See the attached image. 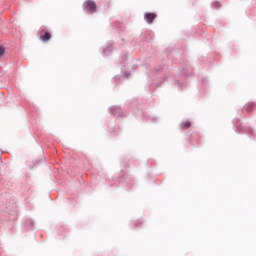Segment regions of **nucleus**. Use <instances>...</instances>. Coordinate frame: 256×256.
<instances>
[{
  "mask_svg": "<svg viewBox=\"0 0 256 256\" xmlns=\"http://www.w3.org/2000/svg\"><path fill=\"white\" fill-rule=\"evenodd\" d=\"M84 9L90 13H97V4L92 0L84 2Z\"/></svg>",
  "mask_w": 256,
  "mask_h": 256,
  "instance_id": "f257e3e1",
  "label": "nucleus"
},
{
  "mask_svg": "<svg viewBox=\"0 0 256 256\" xmlns=\"http://www.w3.org/2000/svg\"><path fill=\"white\" fill-rule=\"evenodd\" d=\"M40 39L43 43H47V41L51 40V34L47 30L40 31Z\"/></svg>",
  "mask_w": 256,
  "mask_h": 256,
  "instance_id": "f03ea898",
  "label": "nucleus"
},
{
  "mask_svg": "<svg viewBox=\"0 0 256 256\" xmlns=\"http://www.w3.org/2000/svg\"><path fill=\"white\" fill-rule=\"evenodd\" d=\"M157 18V15L155 13H146L144 16V19L151 25L153 21Z\"/></svg>",
  "mask_w": 256,
  "mask_h": 256,
  "instance_id": "7ed1b4c3",
  "label": "nucleus"
},
{
  "mask_svg": "<svg viewBox=\"0 0 256 256\" xmlns=\"http://www.w3.org/2000/svg\"><path fill=\"white\" fill-rule=\"evenodd\" d=\"M181 129H189L191 127V122L185 121L180 124Z\"/></svg>",
  "mask_w": 256,
  "mask_h": 256,
  "instance_id": "20e7f679",
  "label": "nucleus"
},
{
  "mask_svg": "<svg viewBox=\"0 0 256 256\" xmlns=\"http://www.w3.org/2000/svg\"><path fill=\"white\" fill-rule=\"evenodd\" d=\"M3 55H5V48L0 46V57H3Z\"/></svg>",
  "mask_w": 256,
  "mask_h": 256,
  "instance_id": "39448f33",
  "label": "nucleus"
},
{
  "mask_svg": "<svg viewBox=\"0 0 256 256\" xmlns=\"http://www.w3.org/2000/svg\"><path fill=\"white\" fill-rule=\"evenodd\" d=\"M247 111H251V106H249V107L247 108Z\"/></svg>",
  "mask_w": 256,
  "mask_h": 256,
  "instance_id": "423d86ee",
  "label": "nucleus"
}]
</instances>
